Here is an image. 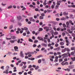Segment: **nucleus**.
I'll use <instances>...</instances> for the list:
<instances>
[{"label":"nucleus","mask_w":75,"mask_h":75,"mask_svg":"<svg viewBox=\"0 0 75 75\" xmlns=\"http://www.w3.org/2000/svg\"><path fill=\"white\" fill-rule=\"evenodd\" d=\"M62 56L64 58H67V57H68V54H67V53H64L62 55Z\"/></svg>","instance_id":"f257e3e1"},{"label":"nucleus","mask_w":75,"mask_h":75,"mask_svg":"<svg viewBox=\"0 0 75 75\" xmlns=\"http://www.w3.org/2000/svg\"><path fill=\"white\" fill-rule=\"evenodd\" d=\"M29 20L30 21H33V22H35V21L34 19H33V17H31L29 18Z\"/></svg>","instance_id":"f03ea898"},{"label":"nucleus","mask_w":75,"mask_h":75,"mask_svg":"<svg viewBox=\"0 0 75 75\" xmlns=\"http://www.w3.org/2000/svg\"><path fill=\"white\" fill-rule=\"evenodd\" d=\"M14 48L15 49V51H18L19 50H18V47L17 46H15Z\"/></svg>","instance_id":"7ed1b4c3"},{"label":"nucleus","mask_w":75,"mask_h":75,"mask_svg":"<svg viewBox=\"0 0 75 75\" xmlns=\"http://www.w3.org/2000/svg\"><path fill=\"white\" fill-rule=\"evenodd\" d=\"M68 67L69 68V69H72L73 68H74V65L69 66Z\"/></svg>","instance_id":"20e7f679"},{"label":"nucleus","mask_w":75,"mask_h":75,"mask_svg":"<svg viewBox=\"0 0 75 75\" xmlns=\"http://www.w3.org/2000/svg\"><path fill=\"white\" fill-rule=\"evenodd\" d=\"M65 50L67 52H69L70 51V49H69L68 48H65Z\"/></svg>","instance_id":"39448f33"},{"label":"nucleus","mask_w":75,"mask_h":75,"mask_svg":"<svg viewBox=\"0 0 75 75\" xmlns=\"http://www.w3.org/2000/svg\"><path fill=\"white\" fill-rule=\"evenodd\" d=\"M69 23H70V24H71L72 25H74V23H72V21L71 20H69Z\"/></svg>","instance_id":"423d86ee"},{"label":"nucleus","mask_w":75,"mask_h":75,"mask_svg":"<svg viewBox=\"0 0 75 75\" xmlns=\"http://www.w3.org/2000/svg\"><path fill=\"white\" fill-rule=\"evenodd\" d=\"M37 38L39 40H40V41H44V39L43 38H41L39 37H38Z\"/></svg>","instance_id":"0eeeda50"},{"label":"nucleus","mask_w":75,"mask_h":75,"mask_svg":"<svg viewBox=\"0 0 75 75\" xmlns=\"http://www.w3.org/2000/svg\"><path fill=\"white\" fill-rule=\"evenodd\" d=\"M67 31L70 34H72L73 33L72 31L70 30V29H67Z\"/></svg>","instance_id":"6e6552de"},{"label":"nucleus","mask_w":75,"mask_h":75,"mask_svg":"<svg viewBox=\"0 0 75 75\" xmlns=\"http://www.w3.org/2000/svg\"><path fill=\"white\" fill-rule=\"evenodd\" d=\"M20 54L21 57H22V58H23V57H24V55H23L24 54L23 53V51H21Z\"/></svg>","instance_id":"1a4fd4ad"},{"label":"nucleus","mask_w":75,"mask_h":75,"mask_svg":"<svg viewBox=\"0 0 75 75\" xmlns=\"http://www.w3.org/2000/svg\"><path fill=\"white\" fill-rule=\"evenodd\" d=\"M11 38H12L13 40H14L16 39V36H11Z\"/></svg>","instance_id":"9d476101"},{"label":"nucleus","mask_w":75,"mask_h":75,"mask_svg":"<svg viewBox=\"0 0 75 75\" xmlns=\"http://www.w3.org/2000/svg\"><path fill=\"white\" fill-rule=\"evenodd\" d=\"M63 14L64 15V16H68V13H66V12H64L63 13Z\"/></svg>","instance_id":"9b49d317"},{"label":"nucleus","mask_w":75,"mask_h":75,"mask_svg":"<svg viewBox=\"0 0 75 75\" xmlns=\"http://www.w3.org/2000/svg\"><path fill=\"white\" fill-rule=\"evenodd\" d=\"M42 46H44V47H47V45L45 43H42L41 44Z\"/></svg>","instance_id":"f8f14e48"},{"label":"nucleus","mask_w":75,"mask_h":75,"mask_svg":"<svg viewBox=\"0 0 75 75\" xmlns=\"http://www.w3.org/2000/svg\"><path fill=\"white\" fill-rule=\"evenodd\" d=\"M17 18H18V20L20 21L21 19V16H17Z\"/></svg>","instance_id":"ddd939ff"},{"label":"nucleus","mask_w":75,"mask_h":75,"mask_svg":"<svg viewBox=\"0 0 75 75\" xmlns=\"http://www.w3.org/2000/svg\"><path fill=\"white\" fill-rule=\"evenodd\" d=\"M71 50L72 51H73L74 50H75V47H72L71 48Z\"/></svg>","instance_id":"4468645a"},{"label":"nucleus","mask_w":75,"mask_h":75,"mask_svg":"<svg viewBox=\"0 0 75 75\" xmlns=\"http://www.w3.org/2000/svg\"><path fill=\"white\" fill-rule=\"evenodd\" d=\"M59 44L61 45H64V43L63 42H60Z\"/></svg>","instance_id":"2eb2a0df"},{"label":"nucleus","mask_w":75,"mask_h":75,"mask_svg":"<svg viewBox=\"0 0 75 75\" xmlns=\"http://www.w3.org/2000/svg\"><path fill=\"white\" fill-rule=\"evenodd\" d=\"M71 30H75V27H74V26L71 27Z\"/></svg>","instance_id":"dca6fc26"},{"label":"nucleus","mask_w":75,"mask_h":75,"mask_svg":"<svg viewBox=\"0 0 75 75\" xmlns=\"http://www.w3.org/2000/svg\"><path fill=\"white\" fill-rule=\"evenodd\" d=\"M52 38H54V35L53 34H52V36L50 37V39H52Z\"/></svg>","instance_id":"f3484780"},{"label":"nucleus","mask_w":75,"mask_h":75,"mask_svg":"<svg viewBox=\"0 0 75 75\" xmlns=\"http://www.w3.org/2000/svg\"><path fill=\"white\" fill-rule=\"evenodd\" d=\"M64 71H68V72H69L70 71V69H69L67 68V69H64Z\"/></svg>","instance_id":"a211bd4d"},{"label":"nucleus","mask_w":75,"mask_h":75,"mask_svg":"<svg viewBox=\"0 0 75 75\" xmlns=\"http://www.w3.org/2000/svg\"><path fill=\"white\" fill-rule=\"evenodd\" d=\"M71 59L73 61H75V57H71Z\"/></svg>","instance_id":"6ab92c4d"},{"label":"nucleus","mask_w":75,"mask_h":75,"mask_svg":"<svg viewBox=\"0 0 75 75\" xmlns=\"http://www.w3.org/2000/svg\"><path fill=\"white\" fill-rule=\"evenodd\" d=\"M64 62H65V61H63L61 63V64H62V65H63V66L65 65V63H64Z\"/></svg>","instance_id":"aec40b11"},{"label":"nucleus","mask_w":75,"mask_h":75,"mask_svg":"<svg viewBox=\"0 0 75 75\" xmlns=\"http://www.w3.org/2000/svg\"><path fill=\"white\" fill-rule=\"evenodd\" d=\"M59 7V5H56L55 7V9H58V8Z\"/></svg>","instance_id":"412c9836"},{"label":"nucleus","mask_w":75,"mask_h":75,"mask_svg":"<svg viewBox=\"0 0 75 75\" xmlns=\"http://www.w3.org/2000/svg\"><path fill=\"white\" fill-rule=\"evenodd\" d=\"M3 73H5L6 74H8V71H7V70H6L5 71H4Z\"/></svg>","instance_id":"4be33fe9"},{"label":"nucleus","mask_w":75,"mask_h":75,"mask_svg":"<svg viewBox=\"0 0 75 75\" xmlns=\"http://www.w3.org/2000/svg\"><path fill=\"white\" fill-rule=\"evenodd\" d=\"M43 30V29L42 28H39V31H42Z\"/></svg>","instance_id":"5701e85b"},{"label":"nucleus","mask_w":75,"mask_h":75,"mask_svg":"<svg viewBox=\"0 0 75 75\" xmlns=\"http://www.w3.org/2000/svg\"><path fill=\"white\" fill-rule=\"evenodd\" d=\"M38 42V41L37 40H36L34 41V43L35 44H36L37 42Z\"/></svg>","instance_id":"b1692460"},{"label":"nucleus","mask_w":75,"mask_h":75,"mask_svg":"<svg viewBox=\"0 0 75 75\" xmlns=\"http://www.w3.org/2000/svg\"><path fill=\"white\" fill-rule=\"evenodd\" d=\"M54 6H55V5H52L51 6V8L52 9H53L54 8Z\"/></svg>","instance_id":"393cba45"},{"label":"nucleus","mask_w":75,"mask_h":75,"mask_svg":"<svg viewBox=\"0 0 75 75\" xmlns=\"http://www.w3.org/2000/svg\"><path fill=\"white\" fill-rule=\"evenodd\" d=\"M10 42L11 43H14V40H10Z\"/></svg>","instance_id":"a878e982"},{"label":"nucleus","mask_w":75,"mask_h":75,"mask_svg":"<svg viewBox=\"0 0 75 75\" xmlns=\"http://www.w3.org/2000/svg\"><path fill=\"white\" fill-rule=\"evenodd\" d=\"M35 11H40V10H39V9H38V8H36L35 9Z\"/></svg>","instance_id":"bb28decb"},{"label":"nucleus","mask_w":75,"mask_h":75,"mask_svg":"<svg viewBox=\"0 0 75 75\" xmlns=\"http://www.w3.org/2000/svg\"><path fill=\"white\" fill-rule=\"evenodd\" d=\"M60 50V47H59L56 48L57 51H59Z\"/></svg>","instance_id":"cd10ccee"},{"label":"nucleus","mask_w":75,"mask_h":75,"mask_svg":"<svg viewBox=\"0 0 75 75\" xmlns=\"http://www.w3.org/2000/svg\"><path fill=\"white\" fill-rule=\"evenodd\" d=\"M13 25H11L9 26V29H12L13 28Z\"/></svg>","instance_id":"c85d7f7f"},{"label":"nucleus","mask_w":75,"mask_h":75,"mask_svg":"<svg viewBox=\"0 0 75 75\" xmlns=\"http://www.w3.org/2000/svg\"><path fill=\"white\" fill-rule=\"evenodd\" d=\"M12 7H13V6H12L11 5L8 7V9H9L10 8H11Z\"/></svg>","instance_id":"c756f323"},{"label":"nucleus","mask_w":75,"mask_h":75,"mask_svg":"<svg viewBox=\"0 0 75 75\" xmlns=\"http://www.w3.org/2000/svg\"><path fill=\"white\" fill-rule=\"evenodd\" d=\"M40 19H42L44 18V17H43L42 16H40L39 17Z\"/></svg>","instance_id":"7c9ffc66"},{"label":"nucleus","mask_w":75,"mask_h":75,"mask_svg":"<svg viewBox=\"0 0 75 75\" xmlns=\"http://www.w3.org/2000/svg\"><path fill=\"white\" fill-rule=\"evenodd\" d=\"M50 54H52V55H53V54H54V53L53 52H49L48 54H47V55H49Z\"/></svg>","instance_id":"2f4dec72"},{"label":"nucleus","mask_w":75,"mask_h":75,"mask_svg":"<svg viewBox=\"0 0 75 75\" xmlns=\"http://www.w3.org/2000/svg\"><path fill=\"white\" fill-rule=\"evenodd\" d=\"M24 30H25V31H27V30H28V28L26 27H24Z\"/></svg>","instance_id":"473e14b6"},{"label":"nucleus","mask_w":75,"mask_h":75,"mask_svg":"<svg viewBox=\"0 0 75 75\" xmlns=\"http://www.w3.org/2000/svg\"><path fill=\"white\" fill-rule=\"evenodd\" d=\"M62 52H66V51L65 50V48L64 49L62 50Z\"/></svg>","instance_id":"72a5a7b5"},{"label":"nucleus","mask_w":75,"mask_h":75,"mask_svg":"<svg viewBox=\"0 0 75 75\" xmlns=\"http://www.w3.org/2000/svg\"><path fill=\"white\" fill-rule=\"evenodd\" d=\"M54 32V30H52L50 31V33H51V34H53Z\"/></svg>","instance_id":"f704fd0d"},{"label":"nucleus","mask_w":75,"mask_h":75,"mask_svg":"<svg viewBox=\"0 0 75 75\" xmlns=\"http://www.w3.org/2000/svg\"><path fill=\"white\" fill-rule=\"evenodd\" d=\"M41 16L42 17H44L45 16V14L44 13H42L41 14Z\"/></svg>","instance_id":"c9c22d12"},{"label":"nucleus","mask_w":75,"mask_h":75,"mask_svg":"<svg viewBox=\"0 0 75 75\" xmlns=\"http://www.w3.org/2000/svg\"><path fill=\"white\" fill-rule=\"evenodd\" d=\"M66 24L67 25H69V23L68 21H67L66 23Z\"/></svg>","instance_id":"e433bc0d"},{"label":"nucleus","mask_w":75,"mask_h":75,"mask_svg":"<svg viewBox=\"0 0 75 75\" xmlns=\"http://www.w3.org/2000/svg\"><path fill=\"white\" fill-rule=\"evenodd\" d=\"M65 18L64 17H63L62 18H61L60 19L61 20L63 21V20H65Z\"/></svg>","instance_id":"4c0bfd02"},{"label":"nucleus","mask_w":75,"mask_h":75,"mask_svg":"<svg viewBox=\"0 0 75 75\" xmlns=\"http://www.w3.org/2000/svg\"><path fill=\"white\" fill-rule=\"evenodd\" d=\"M28 40L30 41V42H33V40H32V39H29Z\"/></svg>","instance_id":"58836bf2"},{"label":"nucleus","mask_w":75,"mask_h":75,"mask_svg":"<svg viewBox=\"0 0 75 75\" xmlns=\"http://www.w3.org/2000/svg\"><path fill=\"white\" fill-rule=\"evenodd\" d=\"M63 27H66V25L65 23L63 24Z\"/></svg>","instance_id":"ea45409f"},{"label":"nucleus","mask_w":75,"mask_h":75,"mask_svg":"<svg viewBox=\"0 0 75 75\" xmlns=\"http://www.w3.org/2000/svg\"><path fill=\"white\" fill-rule=\"evenodd\" d=\"M41 62V59H40L38 61V63H39V64H40Z\"/></svg>","instance_id":"a19ab883"},{"label":"nucleus","mask_w":75,"mask_h":75,"mask_svg":"<svg viewBox=\"0 0 75 75\" xmlns=\"http://www.w3.org/2000/svg\"><path fill=\"white\" fill-rule=\"evenodd\" d=\"M25 32L27 33V34H30V31H26Z\"/></svg>","instance_id":"79ce46f5"},{"label":"nucleus","mask_w":75,"mask_h":75,"mask_svg":"<svg viewBox=\"0 0 75 75\" xmlns=\"http://www.w3.org/2000/svg\"><path fill=\"white\" fill-rule=\"evenodd\" d=\"M59 13H57V14H56L55 15V16L56 17H59Z\"/></svg>","instance_id":"37998d69"},{"label":"nucleus","mask_w":75,"mask_h":75,"mask_svg":"<svg viewBox=\"0 0 75 75\" xmlns=\"http://www.w3.org/2000/svg\"><path fill=\"white\" fill-rule=\"evenodd\" d=\"M29 6L31 8H32V7H34V6H33V5H29Z\"/></svg>","instance_id":"c03bdc74"},{"label":"nucleus","mask_w":75,"mask_h":75,"mask_svg":"<svg viewBox=\"0 0 75 75\" xmlns=\"http://www.w3.org/2000/svg\"><path fill=\"white\" fill-rule=\"evenodd\" d=\"M52 3V1H49V2H47V4H50L51 3Z\"/></svg>","instance_id":"a18cd8bd"},{"label":"nucleus","mask_w":75,"mask_h":75,"mask_svg":"<svg viewBox=\"0 0 75 75\" xmlns=\"http://www.w3.org/2000/svg\"><path fill=\"white\" fill-rule=\"evenodd\" d=\"M59 45V44H55V47H58Z\"/></svg>","instance_id":"49530a36"},{"label":"nucleus","mask_w":75,"mask_h":75,"mask_svg":"<svg viewBox=\"0 0 75 75\" xmlns=\"http://www.w3.org/2000/svg\"><path fill=\"white\" fill-rule=\"evenodd\" d=\"M49 27H47V26H46L45 27H44V29H45H45H47V28H49Z\"/></svg>","instance_id":"de8ad7c7"},{"label":"nucleus","mask_w":75,"mask_h":75,"mask_svg":"<svg viewBox=\"0 0 75 75\" xmlns=\"http://www.w3.org/2000/svg\"><path fill=\"white\" fill-rule=\"evenodd\" d=\"M53 48H54V47L52 46H51L50 47V50H52V49H53Z\"/></svg>","instance_id":"09e8293b"},{"label":"nucleus","mask_w":75,"mask_h":75,"mask_svg":"<svg viewBox=\"0 0 75 75\" xmlns=\"http://www.w3.org/2000/svg\"><path fill=\"white\" fill-rule=\"evenodd\" d=\"M58 34V32H55L54 33V35H57V34Z\"/></svg>","instance_id":"8fccbe9b"},{"label":"nucleus","mask_w":75,"mask_h":75,"mask_svg":"<svg viewBox=\"0 0 75 75\" xmlns=\"http://www.w3.org/2000/svg\"><path fill=\"white\" fill-rule=\"evenodd\" d=\"M31 73H32V71H30L28 72V74H31Z\"/></svg>","instance_id":"3c124183"},{"label":"nucleus","mask_w":75,"mask_h":75,"mask_svg":"<svg viewBox=\"0 0 75 75\" xmlns=\"http://www.w3.org/2000/svg\"><path fill=\"white\" fill-rule=\"evenodd\" d=\"M49 28H51V27H49L48 28H47V29H46V31H49Z\"/></svg>","instance_id":"603ef678"},{"label":"nucleus","mask_w":75,"mask_h":75,"mask_svg":"<svg viewBox=\"0 0 75 75\" xmlns=\"http://www.w3.org/2000/svg\"><path fill=\"white\" fill-rule=\"evenodd\" d=\"M54 56H57V53L56 52H54Z\"/></svg>","instance_id":"864d4df0"},{"label":"nucleus","mask_w":75,"mask_h":75,"mask_svg":"<svg viewBox=\"0 0 75 75\" xmlns=\"http://www.w3.org/2000/svg\"><path fill=\"white\" fill-rule=\"evenodd\" d=\"M38 68H39V66H37L35 68V69L37 70L38 69Z\"/></svg>","instance_id":"5fc2aeb1"},{"label":"nucleus","mask_w":75,"mask_h":75,"mask_svg":"<svg viewBox=\"0 0 75 75\" xmlns=\"http://www.w3.org/2000/svg\"><path fill=\"white\" fill-rule=\"evenodd\" d=\"M47 3L46 2H43V4L44 5V6H46V5H47Z\"/></svg>","instance_id":"6e6d98bb"},{"label":"nucleus","mask_w":75,"mask_h":75,"mask_svg":"<svg viewBox=\"0 0 75 75\" xmlns=\"http://www.w3.org/2000/svg\"><path fill=\"white\" fill-rule=\"evenodd\" d=\"M32 66L31 65H30L29 66L28 68H32Z\"/></svg>","instance_id":"4d7b16f0"},{"label":"nucleus","mask_w":75,"mask_h":75,"mask_svg":"<svg viewBox=\"0 0 75 75\" xmlns=\"http://www.w3.org/2000/svg\"><path fill=\"white\" fill-rule=\"evenodd\" d=\"M74 52H71V55H74Z\"/></svg>","instance_id":"13d9d810"},{"label":"nucleus","mask_w":75,"mask_h":75,"mask_svg":"<svg viewBox=\"0 0 75 75\" xmlns=\"http://www.w3.org/2000/svg\"><path fill=\"white\" fill-rule=\"evenodd\" d=\"M57 5L58 6H59L60 5V3H59V2H57V3H56Z\"/></svg>","instance_id":"bf43d9fd"},{"label":"nucleus","mask_w":75,"mask_h":75,"mask_svg":"<svg viewBox=\"0 0 75 75\" xmlns=\"http://www.w3.org/2000/svg\"><path fill=\"white\" fill-rule=\"evenodd\" d=\"M37 3L38 5L40 4V2H39V1L38 0L37 1Z\"/></svg>","instance_id":"052dcab7"},{"label":"nucleus","mask_w":75,"mask_h":75,"mask_svg":"<svg viewBox=\"0 0 75 75\" xmlns=\"http://www.w3.org/2000/svg\"><path fill=\"white\" fill-rule=\"evenodd\" d=\"M65 35V33H64V32H63L62 33V36H64V35Z\"/></svg>","instance_id":"680f3d73"},{"label":"nucleus","mask_w":75,"mask_h":75,"mask_svg":"<svg viewBox=\"0 0 75 75\" xmlns=\"http://www.w3.org/2000/svg\"><path fill=\"white\" fill-rule=\"evenodd\" d=\"M57 54L58 55H61V52H57Z\"/></svg>","instance_id":"e2e57ef3"},{"label":"nucleus","mask_w":75,"mask_h":75,"mask_svg":"<svg viewBox=\"0 0 75 75\" xmlns=\"http://www.w3.org/2000/svg\"><path fill=\"white\" fill-rule=\"evenodd\" d=\"M55 23V22H54L53 21H50V23H53V24H54Z\"/></svg>","instance_id":"0e129e2a"},{"label":"nucleus","mask_w":75,"mask_h":75,"mask_svg":"<svg viewBox=\"0 0 75 75\" xmlns=\"http://www.w3.org/2000/svg\"><path fill=\"white\" fill-rule=\"evenodd\" d=\"M26 10V8H25V7H24L23 9H22V11H24V10Z\"/></svg>","instance_id":"69168bd1"},{"label":"nucleus","mask_w":75,"mask_h":75,"mask_svg":"<svg viewBox=\"0 0 75 75\" xmlns=\"http://www.w3.org/2000/svg\"><path fill=\"white\" fill-rule=\"evenodd\" d=\"M65 41L66 43H69V41H68V40H66Z\"/></svg>","instance_id":"338daca9"},{"label":"nucleus","mask_w":75,"mask_h":75,"mask_svg":"<svg viewBox=\"0 0 75 75\" xmlns=\"http://www.w3.org/2000/svg\"><path fill=\"white\" fill-rule=\"evenodd\" d=\"M47 41H48V42H50V39H48L47 40Z\"/></svg>","instance_id":"774afa93"}]
</instances>
